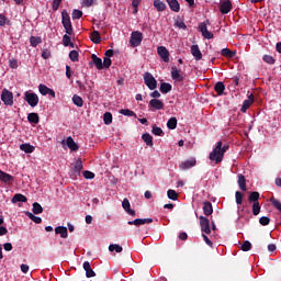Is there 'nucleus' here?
<instances>
[{
	"mask_svg": "<svg viewBox=\"0 0 281 281\" xmlns=\"http://www.w3.org/2000/svg\"><path fill=\"white\" fill-rule=\"evenodd\" d=\"M227 150H229L228 145H223L222 140L217 142L215 147L209 155L210 161H212V164H214L215 166H218V164L223 162L225 153H227Z\"/></svg>",
	"mask_w": 281,
	"mask_h": 281,
	"instance_id": "1",
	"label": "nucleus"
},
{
	"mask_svg": "<svg viewBox=\"0 0 281 281\" xmlns=\"http://www.w3.org/2000/svg\"><path fill=\"white\" fill-rule=\"evenodd\" d=\"M61 23L66 30V34L71 36V34H74V26L71 25V19L69 18V13H67V11L61 12Z\"/></svg>",
	"mask_w": 281,
	"mask_h": 281,
	"instance_id": "2",
	"label": "nucleus"
},
{
	"mask_svg": "<svg viewBox=\"0 0 281 281\" xmlns=\"http://www.w3.org/2000/svg\"><path fill=\"white\" fill-rule=\"evenodd\" d=\"M24 100L25 102H27L29 105L32 106V109H34V106H38V102H40L38 94L34 92H30V91L24 92Z\"/></svg>",
	"mask_w": 281,
	"mask_h": 281,
	"instance_id": "3",
	"label": "nucleus"
},
{
	"mask_svg": "<svg viewBox=\"0 0 281 281\" xmlns=\"http://www.w3.org/2000/svg\"><path fill=\"white\" fill-rule=\"evenodd\" d=\"M207 25H210V20H206L199 24V31L201 32L202 36L204 38H207L209 41L214 38V34L207 30Z\"/></svg>",
	"mask_w": 281,
	"mask_h": 281,
	"instance_id": "4",
	"label": "nucleus"
},
{
	"mask_svg": "<svg viewBox=\"0 0 281 281\" xmlns=\"http://www.w3.org/2000/svg\"><path fill=\"white\" fill-rule=\"evenodd\" d=\"M144 35L142 34V32L135 31L131 34L130 44L132 47H139V45H142Z\"/></svg>",
	"mask_w": 281,
	"mask_h": 281,
	"instance_id": "5",
	"label": "nucleus"
},
{
	"mask_svg": "<svg viewBox=\"0 0 281 281\" xmlns=\"http://www.w3.org/2000/svg\"><path fill=\"white\" fill-rule=\"evenodd\" d=\"M1 100L7 106H12V104H14V94H12L8 89H3Z\"/></svg>",
	"mask_w": 281,
	"mask_h": 281,
	"instance_id": "6",
	"label": "nucleus"
},
{
	"mask_svg": "<svg viewBox=\"0 0 281 281\" xmlns=\"http://www.w3.org/2000/svg\"><path fill=\"white\" fill-rule=\"evenodd\" d=\"M171 78L175 82H183L186 80V74L177 68V66H173L171 67Z\"/></svg>",
	"mask_w": 281,
	"mask_h": 281,
	"instance_id": "7",
	"label": "nucleus"
},
{
	"mask_svg": "<svg viewBox=\"0 0 281 281\" xmlns=\"http://www.w3.org/2000/svg\"><path fill=\"white\" fill-rule=\"evenodd\" d=\"M144 81H145V85L148 87V89H150V91H154V89H157V80L150 72H145Z\"/></svg>",
	"mask_w": 281,
	"mask_h": 281,
	"instance_id": "8",
	"label": "nucleus"
},
{
	"mask_svg": "<svg viewBox=\"0 0 281 281\" xmlns=\"http://www.w3.org/2000/svg\"><path fill=\"white\" fill-rule=\"evenodd\" d=\"M157 54L164 63H170V52L166 46H158Z\"/></svg>",
	"mask_w": 281,
	"mask_h": 281,
	"instance_id": "9",
	"label": "nucleus"
},
{
	"mask_svg": "<svg viewBox=\"0 0 281 281\" xmlns=\"http://www.w3.org/2000/svg\"><path fill=\"white\" fill-rule=\"evenodd\" d=\"M200 227L204 234H211L212 229L210 228V220L203 215L200 216Z\"/></svg>",
	"mask_w": 281,
	"mask_h": 281,
	"instance_id": "10",
	"label": "nucleus"
},
{
	"mask_svg": "<svg viewBox=\"0 0 281 281\" xmlns=\"http://www.w3.org/2000/svg\"><path fill=\"white\" fill-rule=\"evenodd\" d=\"M38 91L43 95H50L52 98H56V92L54 91V89H50L43 83L38 86Z\"/></svg>",
	"mask_w": 281,
	"mask_h": 281,
	"instance_id": "11",
	"label": "nucleus"
},
{
	"mask_svg": "<svg viewBox=\"0 0 281 281\" xmlns=\"http://www.w3.org/2000/svg\"><path fill=\"white\" fill-rule=\"evenodd\" d=\"M196 166V158H190L182 164H180L181 170H190V168H194Z\"/></svg>",
	"mask_w": 281,
	"mask_h": 281,
	"instance_id": "12",
	"label": "nucleus"
},
{
	"mask_svg": "<svg viewBox=\"0 0 281 281\" xmlns=\"http://www.w3.org/2000/svg\"><path fill=\"white\" fill-rule=\"evenodd\" d=\"M153 223V218H136L134 221L127 222L130 225H136V227H139V225H148Z\"/></svg>",
	"mask_w": 281,
	"mask_h": 281,
	"instance_id": "13",
	"label": "nucleus"
},
{
	"mask_svg": "<svg viewBox=\"0 0 281 281\" xmlns=\"http://www.w3.org/2000/svg\"><path fill=\"white\" fill-rule=\"evenodd\" d=\"M220 12H222V14H229V12H232V2L229 0L222 2L220 5Z\"/></svg>",
	"mask_w": 281,
	"mask_h": 281,
	"instance_id": "14",
	"label": "nucleus"
},
{
	"mask_svg": "<svg viewBox=\"0 0 281 281\" xmlns=\"http://www.w3.org/2000/svg\"><path fill=\"white\" fill-rule=\"evenodd\" d=\"M149 108L155 109L156 111H161V109H164V103L159 99H151L149 101Z\"/></svg>",
	"mask_w": 281,
	"mask_h": 281,
	"instance_id": "15",
	"label": "nucleus"
},
{
	"mask_svg": "<svg viewBox=\"0 0 281 281\" xmlns=\"http://www.w3.org/2000/svg\"><path fill=\"white\" fill-rule=\"evenodd\" d=\"M122 207L130 216H135V210L131 209V202L128 201V199L123 200Z\"/></svg>",
	"mask_w": 281,
	"mask_h": 281,
	"instance_id": "16",
	"label": "nucleus"
},
{
	"mask_svg": "<svg viewBox=\"0 0 281 281\" xmlns=\"http://www.w3.org/2000/svg\"><path fill=\"white\" fill-rule=\"evenodd\" d=\"M0 181H2L3 183L10 184L14 181V177H12L9 173H5V171L0 170Z\"/></svg>",
	"mask_w": 281,
	"mask_h": 281,
	"instance_id": "17",
	"label": "nucleus"
},
{
	"mask_svg": "<svg viewBox=\"0 0 281 281\" xmlns=\"http://www.w3.org/2000/svg\"><path fill=\"white\" fill-rule=\"evenodd\" d=\"M191 54L195 58V60H201V58H203V54L201 53L199 45L191 46Z\"/></svg>",
	"mask_w": 281,
	"mask_h": 281,
	"instance_id": "18",
	"label": "nucleus"
},
{
	"mask_svg": "<svg viewBox=\"0 0 281 281\" xmlns=\"http://www.w3.org/2000/svg\"><path fill=\"white\" fill-rule=\"evenodd\" d=\"M254 104V94H250L247 100L244 101L243 106L240 109L241 113H247V109Z\"/></svg>",
	"mask_w": 281,
	"mask_h": 281,
	"instance_id": "19",
	"label": "nucleus"
},
{
	"mask_svg": "<svg viewBox=\"0 0 281 281\" xmlns=\"http://www.w3.org/2000/svg\"><path fill=\"white\" fill-rule=\"evenodd\" d=\"M83 269L86 271L87 278H95V272L93 269H91V263H89V261L83 262Z\"/></svg>",
	"mask_w": 281,
	"mask_h": 281,
	"instance_id": "20",
	"label": "nucleus"
},
{
	"mask_svg": "<svg viewBox=\"0 0 281 281\" xmlns=\"http://www.w3.org/2000/svg\"><path fill=\"white\" fill-rule=\"evenodd\" d=\"M66 146H68V148L70 150H72L74 153H76V150H78L80 147L78 146V144L75 143L74 138L71 136L66 138Z\"/></svg>",
	"mask_w": 281,
	"mask_h": 281,
	"instance_id": "21",
	"label": "nucleus"
},
{
	"mask_svg": "<svg viewBox=\"0 0 281 281\" xmlns=\"http://www.w3.org/2000/svg\"><path fill=\"white\" fill-rule=\"evenodd\" d=\"M167 3L172 12H179L181 10V5L178 0H167Z\"/></svg>",
	"mask_w": 281,
	"mask_h": 281,
	"instance_id": "22",
	"label": "nucleus"
},
{
	"mask_svg": "<svg viewBox=\"0 0 281 281\" xmlns=\"http://www.w3.org/2000/svg\"><path fill=\"white\" fill-rule=\"evenodd\" d=\"M11 203H27V198L21 193H16L12 198Z\"/></svg>",
	"mask_w": 281,
	"mask_h": 281,
	"instance_id": "23",
	"label": "nucleus"
},
{
	"mask_svg": "<svg viewBox=\"0 0 281 281\" xmlns=\"http://www.w3.org/2000/svg\"><path fill=\"white\" fill-rule=\"evenodd\" d=\"M203 212H204L205 216H212L214 209L212 207L211 202L203 203Z\"/></svg>",
	"mask_w": 281,
	"mask_h": 281,
	"instance_id": "24",
	"label": "nucleus"
},
{
	"mask_svg": "<svg viewBox=\"0 0 281 281\" xmlns=\"http://www.w3.org/2000/svg\"><path fill=\"white\" fill-rule=\"evenodd\" d=\"M237 183H238L240 190H243V192L247 191V180L245 179V176L238 175Z\"/></svg>",
	"mask_w": 281,
	"mask_h": 281,
	"instance_id": "25",
	"label": "nucleus"
},
{
	"mask_svg": "<svg viewBox=\"0 0 281 281\" xmlns=\"http://www.w3.org/2000/svg\"><path fill=\"white\" fill-rule=\"evenodd\" d=\"M20 150H23V153L31 154L34 153L35 147L31 144H22L20 145Z\"/></svg>",
	"mask_w": 281,
	"mask_h": 281,
	"instance_id": "26",
	"label": "nucleus"
},
{
	"mask_svg": "<svg viewBox=\"0 0 281 281\" xmlns=\"http://www.w3.org/2000/svg\"><path fill=\"white\" fill-rule=\"evenodd\" d=\"M143 142H145L146 146H149L150 148H153L154 143H153V136L148 133L143 134L142 136Z\"/></svg>",
	"mask_w": 281,
	"mask_h": 281,
	"instance_id": "27",
	"label": "nucleus"
},
{
	"mask_svg": "<svg viewBox=\"0 0 281 281\" xmlns=\"http://www.w3.org/2000/svg\"><path fill=\"white\" fill-rule=\"evenodd\" d=\"M55 234H59L61 238H67V227L65 226H58L55 228Z\"/></svg>",
	"mask_w": 281,
	"mask_h": 281,
	"instance_id": "28",
	"label": "nucleus"
},
{
	"mask_svg": "<svg viewBox=\"0 0 281 281\" xmlns=\"http://www.w3.org/2000/svg\"><path fill=\"white\" fill-rule=\"evenodd\" d=\"M214 90L216 91L217 95H223V93H225V83L218 81L215 85Z\"/></svg>",
	"mask_w": 281,
	"mask_h": 281,
	"instance_id": "29",
	"label": "nucleus"
},
{
	"mask_svg": "<svg viewBox=\"0 0 281 281\" xmlns=\"http://www.w3.org/2000/svg\"><path fill=\"white\" fill-rule=\"evenodd\" d=\"M154 8H156L158 12H164V10H166V3L161 0H154Z\"/></svg>",
	"mask_w": 281,
	"mask_h": 281,
	"instance_id": "30",
	"label": "nucleus"
},
{
	"mask_svg": "<svg viewBox=\"0 0 281 281\" xmlns=\"http://www.w3.org/2000/svg\"><path fill=\"white\" fill-rule=\"evenodd\" d=\"M259 199H260V193L258 191H252L249 194L248 201L250 203H258Z\"/></svg>",
	"mask_w": 281,
	"mask_h": 281,
	"instance_id": "31",
	"label": "nucleus"
},
{
	"mask_svg": "<svg viewBox=\"0 0 281 281\" xmlns=\"http://www.w3.org/2000/svg\"><path fill=\"white\" fill-rule=\"evenodd\" d=\"M72 102L76 106L82 108L85 105V101L82 100V98L78 94H75L72 97Z\"/></svg>",
	"mask_w": 281,
	"mask_h": 281,
	"instance_id": "32",
	"label": "nucleus"
},
{
	"mask_svg": "<svg viewBox=\"0 0 281 281\" xmlns=\"http://www.w3.org/2000/svg\"><path fill=\"white\" fill-rule=\"evenodd\" d=\"M91 41H92V43H95L97 45L102 42V37H100V33L98 31H94L91 33Z\"/></svg>",
	"mask_w": 281,
	"mask_h": 281,
	"instance_id": "33",
	"label": "nucleus"
},
{
	"mask_svg": "<svg viewBox=\"0 0 281 281\" xmlns=\"http://www.w3.org/2000/svg\"><path fill=\"white\" fill-rule=\"evenodd\" d=\"M160 91L161 93H170V91H172V86L168 82H164L160 85Z\"/></svg>",
	"mask_w": 281,
	"mask_h": 281,
	"instance_id": "34",
	"label": "nucleus"
},
{
	"mask_svg": "<svg viewBox=\"0 0 281 281\" xmlns=\"http://www.w3.org/2000/svg\"><path fill=\"white\" fill-rule=\"evenodd\" d=\"M27 120L31 124H38L40 120H38V114L36 113H30L27 115Z\"/></svg>",
	"mask_w": 281,
	"mask_h": 281,
	"instance_id": "35",
	"label": "nucleus"
},
{
	"mask_svg": "<svg viewBox=\"0 0 281 281\" xmlns=\"http://www.w3.org/2000/svg\"><path fill=\"white\" fill-rule=\"evenodd\" d=\"M167 196L168 199H170L171 201H177V199H179V194L177 193V191L169 189L167 191Z\"/></svg>",
	"mask_w": 281,
	"mask_h": 281,
	"instance_id": "36",
	"label": "nucleus"
},
{
	"mask_svg": "<svg viewBox=\"0 0 281 281\" xmlns=\"http://www.w3.org/2000/svg\"><path fill=\"white\" fill-rule=\"evenodd\" d=\"M92 60H93V64L95 65L97 69H103V64H102L101 58H99L95 55H92Z\"/></svg>",
	"mask_w": 281,
	"mask_h": 281,
	"instance_id": "37",
	"label": "nucleus"
},
{
	"mask_svg": "<svg viewBox=\"0 0 281 281\" xmlns=\"http://www.w3.org/2000/svg\"><path fill=\"white\" fill-rule=\"evenodd\" d=\"M26 216H29V218H31V221H33V223H36L37 225L43 223V218H41L30 212H26Z\"/></svg>",
	"mask_w": 281,
	"mask_h": 281,
	"instance_id": "38",
	"label": "nucleus"
},
{
	"mask_svg": "<svg viewBox=\"0 0 281 281\" xmlns=\"http://www.w3.org/2000/svg\"><path fill=\"white\" fill-rule=\"evenodd\" d=\"M167 127L170 128V131H175V128H177V117L169 119Z\"/></svg>",
	"mask_w": 281,
	"mask_h": 281,
	"instance_id": "39",
	"label": "nucleus"
},
{
	"mask_svg": "<svg viewBox=\"0 0 281 281\" xmlns=\"http://www.w3.org/2000/svg\"><path fill=\"white\" fill-rule=\"evenodd\" d=\"M222 56H225L226 58H234V56H236V53L232 52L229 48H223Z\"/></svg>",
	"mask_w": 281,
	"mask_h": 281,
	"instance_id": "40",
	"label": "nucleus"
},
{
	"mask_svg": "<svg viewBox=\"0 0 281 281\" xmlns=\"http://www.w3.org/2000/svg\"><path fill=\"white\" fill-rule=\"evenodd\" d=\"M109 251H116V254H122L123 248H122V246H120L117 244H111L109 246Z\"/></svg>",
	"mask_w": 281,
	"mask_h": 281,
	"instance_id": "41",
	"label": "nucleus"
},
{
	"mask_svg": "<svg viewBox=\"0 0 281 281\" xmlns=\"http://www.w3.org/2000/svg\"><path fill=\"white\" fill-rule=\"evenodd\" d=\"M30 43H31L32 47H36V46L41 45V43H43V41L41 40V37L32 36L30 38Z\"/></svg>",
	"mask_w": 281,
	"mask_h": 281,
	"instance_id": "42",
	"label": "nucleus"
},
{
	"mask_svg": "<svg viewBox=\"0 0 281 281\" xmlns=\"http://www.w3.org/2000/svg\"><path fill=\"white\" fill-rule=\"evenodd\" d=\"M103 121L106 125L111 124L113 122V114H111L110 112H105L103 115Z\"/></svg>",
	"mask_w": 281,
	"mask_h": 281,
	"instance_id": "43",
	"label": "nucleus"
},
{
	"mask_svg": "<svg viewBox=\"0 0 281 281\" xmlns=\"http://www.w3.org/2000/svg\"><path fill=\"white\" fill-rule=\"evenodd\" d=\"M33 213L43 214V206L40 203L34 202L33 203Z\"/></svg>",
	"mask_w": 281,
	"mask_h": 281,
	"instance_id": "44",
	"label": "nucleus"
},
{
	"mask_svg": "<svg viewBox=\"0 0 281 281\" xmlns=\"http://www.w3.org/2000/svg\"><path fill=\"white\" fill-rule=\"evenodd\" d=\"M121 115H126L127 117H136L135 112L128 110V109H122L120 111Z\"/></svg>",
	"mask_w": 281,
	"mask_h": 281,
	"instance_id": "45",
	"label": "nucleus"
},
{
	"mask_svg": "<svg viewBox=\"0 0 281 281\" xmlns=\"http://www.w3.org/2000/svg\"><path fill=\"white\" fill-rule=\"evenodd\" d=\"M252 214L254 216H258V214H260V202L252 203Z\"/></svg>",
	"mask_w": 281,
	"mask_h": 281,
	"instance_id": "46",
	"label": "nucleus"
},
{
	"mask_svg": "<svg viewBox=\"0 0 281 281\" xmlns=\"http://www.w3.org/2000/svg\"><path fill=\"white\" fill-rule=\"evenodd\" d=\"M151 133L153 135L161 137V135H164V130H161V127L158 126H153Z\"/></svg>",
	"mask_w": 281,
	"mask_h": 281,
	"instance_id": "47",
	"label": "nucleus"
},
{
	"mask_svg": "<svg viewBox=\"0 0 281 281\" xmlns=\"http://www.w3.org/2000/svg\"><path fill=\"white\" fill-rule=\"evenodd\" d=\"M175 25L179 30H188V25H186V22H183V20L176 21Z\"/></svg>",
	"mask_w": 281,
	"mask_h": 281,
	"instance_id": "48",
	"label": "nucleus"
},
{
	"mask_svg": "<svg viewBox=\"0 0 281 281\" xmlns=\"http://www.w3.org/2000/svg\"><path fill=\"white\" fill-rule=\"evenodd\" d=\"M263 61L267 63L268 65H274L276 59L271 55H265L263 56Z\"/></svg>",
	"mask_w": 281,
	"mask_h": 281,
	"instance_id": "49",
	"label": "nucleus"
},
{
	"mask_svg": "<svg viewBox=\"0 0 281 281\" xmlns=\"http://www.w3.org/2000/svg\"><path fill=\"white\" fill-rule=\"evenodd\" d=\"M251 250V243L249 240L244 241L241 245V251H250Z\"/></svg>",
	"mask_w": 281,
	"mask_h": 281,
	"instance_id": "50",
	"label": "nucleus"
},
{
	"mask_svg": "<svg viewBox=\"0 0 281 281\" xmlns=\"http://www.w3.org/2000/svg\"><path fill=\"white\" fill-rule=\"evenodd\" d=\"M69 58L72 60V63H78V52L77 50H71L69 53Z\"/></svg>",
	"mask_w": 281,
	"mask_h": 281,
	"instance_id": "51",
	"label": "nucleus"
},
{
	"mask_svg": "<svg viewBox=\"0 0 281 281\" xmlns=\"http://www.w3.org/2000/svg\"><path fill=\"white\" fill-rule=\"evenodd\" d=\"M235 199H236L237 205H243V194L240 193V191H236Z\"/></svg>",
	"mask_w": 281,
	"mask_h": 281,
	"instance_id": "52",
	"label": "nucleus"
},
{
	"mask_svg": "<svg viewBox=\"0 0 281 281\" xmlns=\"http://www.w3.org/2000/svg\"><path fill=\"white\" fill-rule=\"evenodd\" d=\"M63 45L65 47H69V45H71V37H69V35H64L63 36Z\"/></svg>",
	"mask_w": 281,
	"mask_h": 281,
	"instance_id": "53",
	"label": "nucleus"
},
{
	"mask_svg": "<svg viewBox=\"0 0 281 281\" xmlns=\"http://www.w3.org/2000/svg\"><path fill=\"white\" fill-rule=\"evenodd\" d=\"M72 19L74 20H77V19H82V11L78 10V9H75L72 11Z\"/></svg>",
	"mask_w": 281,
	"mask_h": 281,
	"instance_id": "54",
	"label": "nucleus"
},
{
	"mask_svg": "<svg viewBox=\"0 0 281 281\" xmlns=\"http://www.w3.org/2000/svg\"><path fill=\"white\" fill-rule=\"evenodd\" d=\"M259 223H260V225H263V226L269 225V223H271V220L267 216H262V217H260Z\"/></svg>",
	"mask_w": 281,
	"mask_h": 281,
	"instance_id": "55",
	"label": "nucleus"
},
{
	"mask_svg": "<svg viewBox=\"0 0 281 281\" xmlns=\"http://www.w3.org/2000/svg\"><path fill=\"white\" fill-rule=\"evenodd\" d=\"M9 67H11V69H18L19 68V61L16 59H10Z\"/></svg>",
	"mask_w": 281,
	"mask_h": 281,
	"instance_id": "56",
	"label": "nucleus"
},
{
	"mask_svg": "<svg viewBox=\"0 0 281 281\" xmlns=\"http://www.w3.org/2000/svg\"><path fill=\"white\" fill-rule=\"evenodd\" d=\"M80 170H82V160H77L75 164V171H77L78 173H80Z\"/></svg>",
	"mask_w": 281,
	"mask_h": 281,
	"instance_id": "57",
	"label": "nucleus"
},
{
	"mask_svg": "<svg viewBox=\"0 0 281 281\" xmlns=\"http://www.w3.org/2000/svg\"><path fill=\"white\" fill-rule=\"evenodd\" d=\"M139 3H142V0H133L132 5L134 8V14H137V8H139Z\"/></svg>",
	"mask_w": 281,
	"mask_h": 281,
	"instance_id": "58",
	"label": "nucleus"
},
{
	"mask_svg": "<svg viewBox=\"0 0 281 281\" xmlns=\"http://www.w3.org/2000/svg\"><path fill=\"white\" fill-rule=\"evenodd\" d=\"M83 177H85V179H95V173H93L91 171H85Z\"/></svg>",
	"mask_w": 281,
	"mask_h": 281,
	"instance_id": "59",
	"label": "nucleus"
},
{
	"mask_svg": "<svg viewBox=\"0 0 281 281\" xmlns=\"http://www.w3.org/2000/svg\"><path fill=\"white\" fill-rule=\"evenodd\" d=\"M103 67H105L106 69H109V67H111V57H104Z\"/></svg>",
	"mask_w": 281,
	"mask_h": 281,
	"instance_id": "60",
	"label": "nucleus"
},
{
	"mask_svg": "<svg viewBox=\"0 0 281 281\" xmlns=\"http://www.w3.org/2000/svg\"><path fill=\"white\" fill-rule=\"evenodd\" d=\"M49 56H52V53H49L48 49H44L43 53H42V58L47 60V58H49Z\"/></svg>",
	"mask_w": 281,
	"mask_h": 281,
	"instance_id": "61",
	"label": "nucleus"
},
{
	"mask_svg": "<svg viewBox=\"0 0 281 281\" xmlns=\"http://www.w3.org/2000/svg\"><path fill=\"white\" fill-rule=\"evenodd\" d=\"M20 269H21L22 273H27V271H30V266L22 263L20 266Z\"/></svg>",
	"mask_w": 281,
	"mask_h": 281,
	"instance_id": "62",
	"label": "nucleus"
},
{
	"mask_svg": "<svg viewBox=\"0 0 281 281\" xmlns=\"http://www.w3.org/2000/svg\"><path fill=\"white\" fill-rule=\"evenodd\" d=\"M202 238L203 240L206 243V245H209V247H212V240H210V238L207 237V235L202 234Z\"/></svg>",
	"mask_w": 281,
	"mask_h": 281,
	"instance_id": "63",
	"label": "nucleus"
},
{
	"mask_svg": "<svg viewBox=\"0 0 281 281\" xmlns=\"http://www.w3.org/2000/svg\"><path fill=\"white\" fill-rule=\"evenodd\" d=\"M3 247H4V250H5V251H12V244H11V243H5V244L3 245Z\"/></svg>",
	"mask_w": 281,
	"mask_h": 281,
	"instance_id": "64",
	"label": "nucleus"
}]
</instances>
